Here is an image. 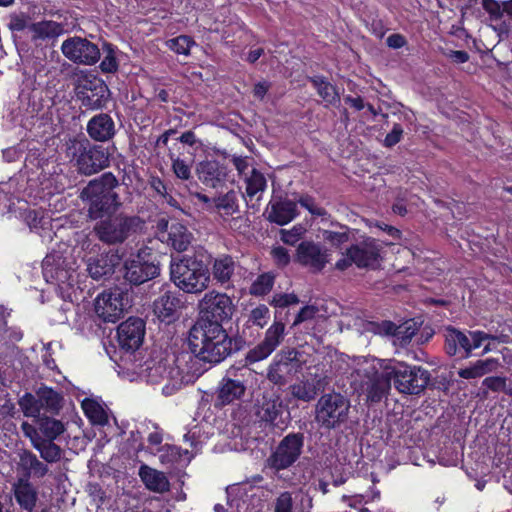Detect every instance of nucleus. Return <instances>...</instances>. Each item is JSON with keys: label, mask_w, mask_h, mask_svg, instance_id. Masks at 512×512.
<instances>
[{"label": "nucleus", "mask_w": 512, "mask_h": 512, "mask_svg": "<svg viewBox=\"0 0 512 512\" xmlns=\"http://www.w3.org/2000/svg\"><path fill=\"white\" fill-rule=\"evenodd\" d=\"M312 83L317 89L319 96L327 103V105H335L340 101V96L336 87L325 77H315L312 79Z\"/></svg>", "instance_id": "36"}, {"label": "nucleus", "mask_w": 512, "mask_h": 512, "mask_svg": "<svg viewBox=\"0 0 512 512\" xmlns=\"http://www.w3.org/2000/svg\"><path fill=\"white\" fill-rule=\"evenodd\" d=\"M271 256L278 268H285L291 261L288 249L283 246H276L271 250Z\"/></svg>", "instance_id": "55"}, {"label": "nucleus", "mask_w": 512, "mask_h": 512, "mask_svg": "<svg viewBox=\"0 0 512 512\" xmlns=\"http://www.w3.org/2000/svg\"><path fill=\"white\" fill-rule=\"evenodd\" d=\"M172 162V171L175 176L182 181H190L192 179L191 167L186 163L185 160L180 157H175L173 154L170 155Z\"/></svg>", "instance_id": "50"}, {"label": "nucleus", "mask_w": 512, "mask_h": 512, "mask_svg": "<svg viewBox=\"0 0 512 512\" xmlns=\"http://www.w3.org/2000/svg\"><path fill=\"white\" fill-rule=\"evenodd\" d=\"M124 297L127 294L120 288L104 291L98 295L94 302V310L98 318L103 322H117L125 311Z\"/></svg>", "instance_id": "18"}, {"label": "nucleus", "mask_w": 512, "mask_h": 512, "mask_svg": "<svg viewBox=\"0 0 512 512\" xmlns=\"http://www.w3.org/2000/svg\"><path fill=\"white\" fill-rule=\"evenodd\" d=\"M150 186L161 197L167 195L168 193V187L166 183L158 176L151 177Z\"/></svg>", "instance_id": "64"}, {"label": "nucleus", "mask_w": 512, "mask_h": 512, "mask_svg": "<svg viewBox=\"0 0 512 512\" xmlns=\"http://www.w3.org/2000/svg\"><path fill=\"white\" fill-rule=\"evenodd\" d=\"M144 367L148 382L153 384L159 383L161 380L167 377V360L162 357L158 361L155 359L146 360Z\"/></svg>", "instance_id": "37"}, {"label": "nucleus", "mask_w": 512, "mask_h": 512, "mask_svg": "<svg viewBox=\"0 0 512 512\" xmlns=\"http://www.w3.org/2000/svg\"><path fill=\"white\" fill-rule=\"evenodd\" d=\"M385 243L374 237H364L361 241L350 245L335 263V268L345 271L352 265L359 269L376 270L383 261Z\"/></svg>", "instance_id": "6"}, {"label": "nucleus", "mask_w": 512, "mask_h": 512, "mask_svg": "<svg viewBox=\"0 0 512 512\" xmlns=\"http://www.w3.org/2000/svg\"><path fill=\"white\" fill-rule=\"evenodd\" d=\"M54 440H33V447L39 451L41 457L48 463L60 460L62 450L53 442Z\"/></svg>", "instance_id": "39"}, {"label": "nucleus", "mask_w": 512, "mask_h": 512, "mask_svg": "<svg viewBox=\"0 0 512 512\" xmlns=\"http://www.w3.org/2000/svg\"><path fill=\"white\" fill-rule=\"evenodd\" d=\"M65 147L66 157L81 175L91 176L110 164L108 149L91 143L85 136L69 139Z\"/></svg>", "instance_id": "3"}, {"label": "nucleus", "mask_w": 512, "mask_h": 512, "mask_svg": "<svg viewBox=\"0 0 512 512\" xmlns=\"http://www.w3.org/2000/svg\"><path fill=\"white\" fill-rule=\"evenodd\" d=\"M386 44L390 48L400 49L407 44V40L402 34L394 33L387 37Z\"/></svg>", "instance_id": "63"}, {"label": "nucleus", "mask_w": 512, "mask_h": 512, "mask_svg": "<svg viewBox=\"0 0 512 512\" xmlns=\"http://www.w3.org/2000/svg\"><path fill=\"white\" fill-rule=\"evenodd\" d=\"M184 307L183 295L179 291H164L153 302V313L167 324L173 323L180 316Z\"/></svg>", "instance_id": "21"}, {"label": "nucleus", "mask_w": 512, "mask_h": 512, "mask_svg": "<svg viewBox=\"0 0 512 512\" xmlns=\"http://www.w3.org/2000/svg\"><path fill=\"white\" fill-rule=\"evenodd\" d=\"M243 337L228 334L221 324H193L189 330L188 346L196 358L209 364H219L232 354L244 349Z\"/></svg>", "instance_id": "1"}, {"label": "nucleus", "mask_w": 512, "mask_h": 512, "mask_svg": "<svg viewBox=\"0 0 512 512\" xmlns=\"http://www.w3.org/2000/svg\"><path fill=\"white\" fill-rule=\"evenodd\" d=\"M38 397L41 401V410L45 408L51 414H58L62 408L63 397L51 387L39 390Z\"/></svg>", "instance_id": "35"}, {"label": "nucleus", "mask_w": 512, "mask_h": 512, "mask_svg": "<svg viewBox=\"0 0 512 512\" xmlns=\"http://www.w3.org/2000/svg\"><path fill=\"white\" fill-rule=\"evenodd\" d=\"M298 203L309 211V213L316 217H323L328 214L327 210L323 207L317 206L315 199L310 195H303L299 198Z\"/></svg>", "instance_id": "52"}, {"label": "nucleus", "mask_w": 512, "mask_h": 512, "mask_svg": "<svg viewBox=\"0 0 512 512\" xmlns=\"http://www.w3.org/2000/svg\"><path fill=\"white\" fill-rule=\"evenodd\" d=\"M139 475L146 488L150 491L163 493L169 489V481L163 472L143 465L140 468Z\"/></svg>", "instance_id": "31"}, {"label": "nucleus", "mask_w": 512, "mask_h": 512, "mask_svg": "<svg viewBox=\"0 0 512 512\" xmlns=\"http://www.w3.org/2000/svg\"><path fill=\"white\" fill-rule=\"evenodd\" d=\"M340 228L342 231H323V239L336 248L341 247L349 240V227L346 225H340Z\"/></svg>", "instance_id": "49"}, {"label": "nucleus", "mask_w": 512, "mask_h": 512, "mask_svg": "<svg viewBox=\"0 0 512 512\" xmlns=\"http://www.w3.org/2000/svg\"><path fill=\"white\" fill-rule=\"evenodd\" d=\"M38 430L44 436L39 440H55L59 435L65 431V426L62 421L54 419L49 416H39L37 418Z\"/></svg>", "instance_id": "33"}, {"label": "nucleus", "mask_w": 512, "mask_h": 512, "mask_svg": "<svg viewBox=\"0 0 512 512\" xmlns=\"http://www.w3.org/2000/svg\"><path fill=\"white\" fill-rule=\"evenodd\" d=\"M299 356L295 348L281 350L268 368L267 379L274 385H286L302 368Z\"/></svg>", "instance_id": "13"}, {"label": "nucleus", "mask_w": 512, "mask_h": 512, "mask_svg": "<svg viewBox=\"0 0 512 512\" xmlns=\"http://www.w3.org/2000/svg\"><path fill=\"white\" fill-rule=\"evenodd\" d=\"M104 58L100 63V69L104 73H116L119 69V62L116 57L117 47L109 42L103 43Z\"/></svg>", "instance_id": "41"}, {"label": "nucleus", "mask_w": 512, "mask_h": 512, "mask_svg": "<svg viewBox=\"0 0 512 512\" xmlns=\"http://www.w3.org/2000/svg\"><path fill=\"white\" fill-rule=\"evenodd\" d=\"M18 404L26 417L38 418L41 413V401L36 398L32 393L25 392L22 397L19 398Z\"/></svg>", "instance_id": "43"}, {"label": "nucleus", "mask_w": 512, "mask_h": 512, "mask_svg": "<svg viewBox=\"0 0 512 512\" xmlns=\"http://www.w3.org/2000/svg\"><path fill=\"white\" fill-rule=\"evenodd\" d=\"M145 322L138 317H129L117 328L119 347L126 352H135L140 348L145 336Z\"/></svg>", "instance_id": "20"}, {"label": "nucleus", "mask_w": 512, "mask_h": 512, "mask_svg": "<svg viewBox=\"0 0 512 512\" xmlns=\"http://www.w3.org/2000/svg\"><path fill=\"white\" fill-rule=\"evenodd\" d=\"M196 173L205 186L217 188L227 181L228 167L215 159L203 160L197 164Z\"/></svg>", "instance_id": "23"}, {"label": "nucleus", "mask_w": 512, "mask_h": 512, "mask_svg": "<svg viewBox=\"0 0 512 512\" xmlns=\"http://www.w3.org/2000/svg\"><path fill=\"white\" fill-rule=\"evenodd\" d=\"M349 408L350 402L342 394L336 392L324 394L315 406V420L324 429H335L346 422Z\"/></svg>", "instance_id": "8"}, {"label": "nucleus", "mask_w": 512, "mask_h": 512, "mask_svg": "<svg viewBox=\"0 0 512 512\" xmlns=\"http://www.w3.org/2000/svg\"><path fill=\"white\" fill-rule=\"evenodd\" d=\"M317 313V308L312 305H306L302 307L299 312L297 313L292 326H297L307 320H311L315 317Z\"/></svg>", "instance_id": "62"}, {"label": "nucleus", "mask_w": 512, "mask_h": 512, "mask_svg": "<svg viewBox=\"0 0 512 512\" xmlns=\"http://www.w3.org/2000/svg\"><path fill=\"white\" fill-rule=\"evenodd\" d=\"M162 451V462L177 463L181 459L182 449L178 446L166 444L163 446Z\"/></svg>", "instance_id": "58"}, {"label": "nucleus", "mask_w": 512, "mask_h": 512, "mask_svg": "<svg viewBox=\"0 0 512 512\" xmlns=\"http://www.w3.org/2000/svg\"><path fill=\"white\" fill-rule=\"evenodd\" d=\"M82 409L85 416L94 425H105L108 422V416L103 407L92 399H85L82 402Z\"/></svg>", "instance_id": "38"}, {"label": "nucleus", "mask_w": 512, "mask_h": 512, "mask_svg": "<svg viewBox=\"0 0 512 512\" xmlns=\"http://www.w3.org/2000/svg\"><path fill=\"white\" fill-rule=\"evenodd\" d=\"M20 460L22 465L38 478H42L48 473V466L41 462L31 451H25Z\"/></svg>", "instance_id": "42"}, {"label": "nucleus", "mask_w": 512, "mask_h": 512, "mask_svg": "<svg viewBox=\"0 0 512 512\" xmlns=\"http://www.w3.org/2000/svg\"><path fill=\"white\" fill-rule=\"evenodd\" d=\"M275 283V275L272 272H264L252 282L249 293L252 296H265L270 293Z\"/></svg>", "instance_id": "40"}, {"label": "nucleus", "mask_w": 512, "mask_h": 512, "mask_svg": "<svg viewBox=\"0 0 512 512\" xmlns=\"http://www.w3.org/2000/svg\"><path fill=\"white\" fill-rule=\"evenodd\" d=\"M119 181L112 172H105L92 179L82 189L80 198L87 207L91 220L113 215L121 206L119 194L115 191Z\"/></svg>", "instance_id": "2"}, {"label": "nucleus", "mask_w": 512, "mask_h": 512, "mask_svg": "<svg viewBox=\"0 0 512 512\" xmlns=\"http://www.w3.org/2000/svg\"><path fill=\"white\" fill-rule=\"evenodd\" d=\"M304 228L301 225L294 226L290 230L282 229L281 240L288 245L294 246L302 237Z\"/></svg>", "instance_id": "56"}, {"label": "nucleus", "mask_w": 512, "mask_h": 512, "mask_svg": "<svg viewBox=\"0 0 512 512\" xmlns=\"http://www.w3.org/2000/svg\"><path fill=\"white\" fill-rule=\"evenodd\" d=\"M63 55L75 64L94 65L100 59V49L93 42L79 36L69 37L61 45Z\"/></svg>", "instance_id": "16"}, {"label": "nucleus", "mask_w": 512, "mask_h": 512, "mask_svg": "<svg viewBox=\"0 0 512 512\" xmlns=\"http://www.w3.org/2000/svg\"><path fill=\"white\" fill-rule=\"evenodd\" d=\"M285 323L275 320L266 330L264 339L251 348L245 355V365H251L267 359L282 343L286 335Z\"/></svg>", "instance_id": "17"}, {"label": "nucleus", "mask_w": 512, "mask_h": 512, "mask_svg": "<svg viewBox=\"0 0 512 512\" xmlns=\"http://www.w3.org/2000/svg\"><path fill=\"white\" fill-rule=\"evenodd\" d=\"M195 41L188 35H179L166 41V46L176 54L188 56Z\"/></svg>", "instance_id": "47"}, {"label": "nucleus", "mask_w": 512, "mask_h": 512, "mask_svg": "<svg viewBox=\"0 0 512 512\" xmlns=\"http://www.w3.org/2000/svg\"><path fill=\"white\" fill-rule=\"evenodd\" d=\"M293 500L289 492L281 493L276 499L274 512H292Z\"/></svg>", "instance_id": "59"}, {"label": "nucleus", "mask_w": 512, "mask_h": 512, "mask_svg": "<svg viewBox=\"0 0 512 512\" xmlns=\"http://www.w3.org/2000/svg\"><path fill=\"white\" fill-rule=\"evenodd\" d=\"M13 493L18 505L28 511L32 512L37 502V491L34 486L29 482L28 478H20L13 484Z\"/></svg>", "instance_id": "28"}, {"label": "nucleus", "mask_w": 512, "mask_h": 512, "mask_svg": "<svg viewBox=\"0 0 512 512\" xmlns=\"http://www.w3.org/2000/svg\"><path fill=\"white\" fill-rule=\"evenodd\" d=\"M481 5L483 10L489 15L492 21H499L502 19V2L497 0H482Z\"/></svg>", "instance_id": "54"}, {"label": "nucleus", "mask_w": 512, "mask_h": 512, "mask_svg": "<svg viewBox=\"0 0 512 512\" xmlns=\"http://www.w3.org/2000/svg\"><path fill=\"white\" fill-rule=\"evenodd\" d=\"M155 237L177 252L186 251L193 239L186 225L178 221L169 222L164 217L156 222Z\"/></svg>", "instance_id": "15"}, {"label": "nucleus", "mask_w": 512, "mask_h": 512, "mask_svg": "<svg viewBox=\"0 0 512 512\" xmlns=\"http://www.w3.org/2000/svg\"><path fill=\"white\" fill-rule=\"evenodd\" d=\"M32 23L31 17L24 12H13L8 15L7 28L11 32L15 44L22 42L24 33L30 34V26Z\"/></svg>", "instance_id": "32"}, {"label": "nucleus", "mask_w": 512, "mask_h": 512, "mask_svg": "<svg viewBox=\"0 0 512 512\" xmlns=\"http://www.w3.org/2000/svg\"><path fill=\"white\" fill-rule=\"evenodd\" d=\"M392 379L388 366L381 373H376L367 386V399L370 402H380L391 388Z\"/></svg>", "instance_id": "30"}, {"label": "nucleus", "mask_w": 512, "mask_h": 512, "mask_svg": "<svg viewBox=\"0 0 512 512\" xmlns=\"http://www.w3.org/2000/svg\"><path fill=\"white\" fill-rule=\"evenodd\" d=\"M289 417L287 405L284 403L281 395L276 393H264L262 398L257 401L256 416L261 422L271 427H281L285 425L284 414Z\"/></svg>", "instance_id": "19"}, {"label": "nucleus", "mask_w": 512, "mask_h": 512, "mask_svg": "<svg viewBox=\"0 0 512 512\" xmlns=\"http://www.w3.org/2000/svg\"><path fill=\"white\" fill-rule=\"evenodd\" d=\"M239 262L229 254H221L214 258L211 264L213 280L220 287L228 290L234 288L233 278Z\"/></svg>", "instance_id": "24"}, {"label": "nucleus", "mask_w": 512, "mask_h": 512, "mask_svg": "<svg viewBox=\"0 0 512 512\" xmlns=\"http://www.w3.org/2000/svg\"><path fill=\"white\" fill-rule=\"evenodd\" d=\"M99 219L94 226L97 238L108 245L121 244L141 232L145 221L138 215L118 214Z\"/></svg>", "instance_id": "7"}, {"label": "nucleus", "mask_w": 512, "mask_h": 512, "mask_svg": "<svg viewBox=\"0 0 512 512\" xmlns=\"http://www.w3.org/2000/svg\"><path fill=\"white\" fill-rule=\"evenodd\" d=\"M304 439L301 432H291L284 436L267 458L268 467L276 471L291 467L302 453Z\"/></svg>", "instance_id": "12"}, {"label": "nucleus", "mask_w": 512, "mask_h": 512, "mask_svg": "<svg viewBox=\"0 0 512 512\" xmlns=\"http://www.w3.org/2000/svg\"><path fill=\"white\" fill-rule=\"evenodd\" d=\"M482 384L493 392H499L505 389L506 378L501 376H489L483 380Z\"/></svg>", "instance_id": "60"}, {"label": "nucleus", "mask_w": 512, "mask_h": 512, "mask_svg": "<svg viewBox=\"0 0 512 512\" xmlns=\"http://www.w3.org/2000/svg\"><path fill=\"white\" fill-rule=\"evenodd\" d=\"M170 279L185 293L198 294L209 285L210 273L207 264L196 256H183L170 264Z\"/></svg>", "instance_id": "4"}, {"label": "nucleus", "mask_w": 512, "mask_h": 512, "mask_svg": "<svg viewBox=\"0 0 512 512\" xmlns=\"http://www.w3.org/2000/svg\"><path fill=\"white\" fill-rule=\"evenodd\" d=\"M375 325V333L384 335V336H394L397 338L399 334H402V328L399 325H396L394 322L390 320H383L380 323H374Z\"/></svg>", "instance_id": "53"}, {"label": "nucleus", "mask_w": 512, "mask_h": 512, "mask_svg": "<svg viewBox=\"0 0 512 512\" xmlns=\"http://www.w3.org/2000/svg\"><path fill=\"white\" fill-rule=\"evenodd\" d=\"M63 33L62 24L53 20L33 22L30 26V40L33 43L53 40Z\"/></svg>", "instance_id": "29"}, {"label": "nucleus", "mask_w": 512, "mask_h": 512, "mask_svg": "<svg viewBox=\"0 0 512 512\" xmlns=\"http://www.w3.org/2000/svg\"><path fill=\"white\" fill-rule=\"evenodd\" d=\"M267 187V181L263 173L256 168H253L250 176L246 179V195L253 199V197L263 192Z\"/></svg>", "instance_id": "44"}, {"label": "nucleus", "mask_w": 512, "mask_h": 512, "mask_svg": "<svg viewBox=\"0 0 512 512\" xmlns=\"http://www.w3.org/2000/svg\"><path fill=\"white\" fill-rule=\"evenodd\" d=\"M60 257L56 260L55 255L48 254L43 260V274L46 278H51L56 281H62V274L64 271L60 268Z\"/></svg>", "instance_id": "48"}, {"label": "nucleus", "mask_w": 512, "mask_h": 512, "mask_svg": "<svg viewBox=\"0 0 512 512\" xmlns=\"http://www.w3.org/2000/svg\"><path fill=\"white\" fill-rule=\"evenodd\" d=\"M269 318V308L264 304H260L251 310L249 315V322H251L255 326L263 328L267 324Z\"/></svg>", "instance_id": "51"}, {"label": "nucleus", "mask_w": 512, "mask_h": 512, "mask_svg": "<svg viewBox=\"0 0 512 512\" xmlns=\"http://www.w3.org/2000/svg\"><path fill=\"white\" fill-rule=\"evenodd\" d=\"M394 387L403 394L419 395L430 382V373L421 366L397 362L388 366Z\"/></svg>", "instance_id": "9"}, {"label": "nucleus", "mask_w": 512, "mask_h": 512, "mask_svg": "<svg viewBox=\"0 0 512 512\" xmlns=\"http://www.w3.org/2000/svg\"><path fill=\"white\" fill-rule=\"evenodd\" d=\"M496 361L493 358L484 360H477L469 367L461 368L458 370V376L463 379H476L490 373Z\"/></svg>", "instance_id": "34"}, {"label": "nucleus", "mask_w": 512, "mask_h": 512, "mask_svg": "<svg viewBox=\"0 0 512 512\" xmlns=\"http://www.w3.org/2000/svg\"><path fill=\"white\" fill-rule=\"evenodd\" d=\"M199 317L194 324L208 325L224 322L231 319L234 312L232 299L225 293L216 291L207 292L199 303Z\"/></svg>", "instance_id": "11"}, {"label": "nucleus", "mask_w": 512, "mask_h": 512, "mask_svg": "<svg viewBox=\"0 0 512 512\" xmlns=\"http://www.w3.org/2000/svg\"><path fill=\"white\" fill-rule=\"evenodd\" d=\"M291 392L296 399L310 402L316 398L318 394V388L314 382L307 380L292 385Z\"/></svg>", "instance_id": "45"}, {"label": "nucleus", "mask_w": 512, "mask_h": 512, "mask_svg": "<svg viewBox=\"0 0 512 512\" xmlns=\"http://www.w3.org/2000/svg\"><path fill=\"white\" fill-rule=\"evenodd\" d=\"M294 262L318 273L325 268L328 260L325 251L319 244L313 241H302L296 248Z\"/></svg>", "instance_id": "22"}, {"label": "nucleus", "mask_w": 512, "mask_h": 512, "mask_svg": "<svg viewBox=\"0 0 512 512\" xmlns=\"http://www.w3.org/2000/svg\"><path fill=\"white\" fill-rule=\"evenodd\" d=\"M486 340L507 343L508 336H496L482 330H460L448 326L445 330L444 351L455 360H464L472 356L475 349L480 348Z\"/></svg>", "instance_id": "5"}, {"label": "nucleus", "mask_w": 512, "mask_h": 512, "mask_svg": "<svg viewBox=\"0 0 512 512\" xmlns=\"http://www.w3.org/2000/svg\"><path fill=\"white\" fill-rule=\"evenodd\" d=\"M124 278L132 285H141L159 276L160 266L154 253L148 248H140L136 254L124 262Z\"/></svg>", "instance_id": "10"}, {"label": "nucleus", "mask_w": 512, "mask_h": 512, "mask_svg": "<svg viewBox=\"0 0 512 512\" xmlns=\"http://www.w3.org/2000/svg\"><path fill=\"white\" fill-rule=\"evenodd\" d=\"M77 98L87 110H99L110 99V90L104 80L95 75L83 77L77 86Z\"/></svg>", "instance_id": "14"}, {"label": "nucleus", "mask_w": 512, "mask_h": 512, "mask_svg": "<svg viewBox=\"0 0 512 512\" xmlns=\"http://www.w3.org/2000/svg\"><path fill=\"white\" fill-rule=\"evenodd\" d=\"M86 131L95 142H107L116 135V125L110 114L101 112L89 119Z\"/></svg>", "instance_id": "25"}, {"label": "nucleus", "mask_w": 512, "mask_h": 512, "mask_svg": "<svg viewBox=\"0 0 512 512\" xmlns=\"http://www.w3.org/2000/svg\"><path fill=\"white\" fill-rule=\"evenodd\" d=\"M298 303H299V298L297 295H295L293 293H291V294H288V293L275 294L271 301V305H273L276 308H287L290 305H294V304H298Z\"/></svg>", "instance_id": "57"}, {"label": "nucleus", "mask_w": 512, "mask_h": 512, "mask_svg": "<svg viewBox=\"0 0 512 512\" xmlns=\"http://www.w3.org/2000/svg\"><path fill=\"white\" fill-rule=\"evenodd\" d=\"M246 391L243 381L223 377L216 390L215 407H224L241 400Z\"/></svg>", "instance_id": "26"}, {"label": "nucleus", "mask_w": 512, "mask_h": 512, "mask_svg": "<svg viewBox=\"0 0 512 512\" xmlns=\"http://www.w3.org/2000/svg\"><path fill=\"white\" fill-rule=\"evenodd\" d=\"M402 136V126L399 123H395L392 127V130L385 136L384 145L389 148L393 147L401 141Z\"/></svg>", "instance_id": "61"}, {"label": "nucleus", "mask_w": 512, "mask_h": 512, "mask_svg": "<svg viewBox=\"0 0 512 512\" xmlns=\"http://www.w3.org/2000/svg\"><path fill=\"white\" fill-rule=\"evenodd\" d=\"M268 221L279 226L290 223L298 215L297 203L287 198L270 201Z\"/></svg>", "instance_id": "27"}, {"label": "nucleus", "mask_w": 512, "mask_h": 512, "mask_svg": "<svg viewBox=\"0 0 512 512\" xmlns=\"http://www.w3.org/2000/svg\"><path fill=\"white\" fill-rule=\"evenodd\" d=\"M214 204L220 212L227 216L233 215L238 210L237 196L233 190L215 198Z\"/></svg>", "instance_id": "46"}]
</instances>
